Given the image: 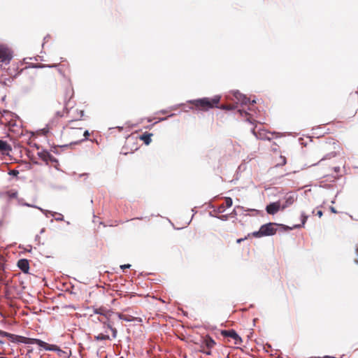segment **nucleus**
Listing matches in <instances>:
<instances>
[{
    "instance_id": "nucleus-1",
    "label": "nucleus",
    "mask_w": 358,
    "mask_h": 358,
    "mask_svg": "<svg viewBox=\"0 0 358 358\" xmlns=\"http://www.w3.org/2000/svg\"><path fill=\"white\" fill-rule=\"evenodd\" d=\"M220 96L216 95L213 98L204 97L189 101V103L193 106L192 108L199 110L207 111L209 109L217 108L222 110H231L234 109V106L231 104L222 105L219 106Z\"/></svg>"
},
{
    "instance_id": "nucleus-2",
    "label": "nucleus",
    "mask_w": 358,
    "mask_h": 358,
    "mask_svg": "<svg viewBox=\"0 0 358 358\" xmlns=\"http://www.w3.org/2000/svg\"><path fill=\"white\" fill-rule=\"evenodd\" d=\"M75 121L71 120L64 128V133L69 137L71 144H78L88 139L90 133L83 131L82 127L74 125Z\"/></svg>"
},
{
    "instance_id": "nucleus-3",
    "label": "nucleus",
    "mask_w": 358,
    "mask_h": 358,
    "mask_svg": "<svg viewBox=\"0 0 358 358\" xmlns=\"http://www.w3.org/2000/svg\"><path fill=\"white\" fill-rule=\"evenodd\" d=\"M276 225L277 224L273 222L263 224L259 231L252 233V236L256 238H260L274 235L277 231Z\"/></svg>"
},
{
    "instance_id": "nucleus-4",
    "label": "nucleus",
    "mask_w": 358,
    "mask_h": 358,
    "mask_svg": "<svg viewBox=\"0 0 358 358\" xmlns=\"http://www.w3.org/2000/svg\"><path fill=\"white\" fill-rule=\"evenodd\" d=\"M115 313L112 310H108L104 315L101 317H98L97 320L106 325L108 329H109L112 331L113 338H116L117 335V329L113 327V322L112 321V316Z\"/></svg>"
},
{
    "instance_id": "nucleus-5",
    "label": "nucleus",
    "mask_w": 358,
    "mask_h": 358,
    "mask_svg": "<svg viewBox=\"0 0 358 358\" xmlns=\"http://www.w3.org/2000/svg\"><path fill=\"white\" fill-rule=\"evenodd\" d=\"M27 344H36L40 348L48 351H60L57 345L49 344L38 338H28Z\"/></svg>"
},
{
    "instance_id": "nucleus-6",
    "label": "nucleus",
    "mask_w": 358,
    "mask_h": 358,
    "mask_svg": "<svg viewBox=\"0 0 358 358\" xmlns=\"http://www.w3.org/2000/svg\"><path fill=\"white\" fill-rule=\"evenodd\" d=\"M13 58L11 50L3 45H0V62H9Z\"/></svg>"
},
{
    "instance_id": "nucleus-7",
    "label": "nucleus",
    "mask_w": 358,
    "mask_h": 358,
    "mask_svg": "<svg viewBox=\"0 0 358 358\" xmlns=\"http://www.w3.org/2000/svg\"><path fill=\"white\" fill-rule=\"evenodd\" d=\"M38 156L42 160L45 162L47 164L50 162L55 166L59 165L58 160L48 151L43 150L41 152H38Z\"/></svg>"
},
{
    "instance_id": "nucleus-8",
    "label": "nucleus",
    "mask_w": 358,
    "mask_h": 358,
    "mask_svg": "<svg viewBox=\"0 0 358 358\" xmlns=\"http://www.w3.org/2000/svg\"><path fill=\"white\" fill-rule=\"evenodd\" d=\"M221 334L224 337H229L234 340V343L236 345L240 344L242 342L241 338L237 334L236 331H234V329L223 330L222 331Z\"/></svg>"
},
{
    "instance_id": "nucleus-9",
    "label": "nucleus",
    "mask_w": 358,
    "mask_h": 358,
    "mask_svg": "<svg viewBox=\"0 0 358 358\" xmlns=\"http://www.w3.org/2000/svg\"><path fill=\"white\" fill-rule=\"evenodd\" d=\"M203 344H204L206 345V347L208 349V350H202V351L205 354L210 355L211 354V352L210 350L215 345V342L211 337L206 336L203 338Z\"/></svg>"
},
{
    "instance_id": "nucleus-10",
    "label": "nucleus",
    "mask_w": 358,
    "mask_h": 358,
    "mask_svg": "<svg viewBox=\"0 0 358 358\" xmlns=\"http://www.w3.org/2000/svg\"><path fill=\"white\" fill-rule=\"evenodd\" d=\"M281 207L280 201L273 202L266 206V210L268 214L275 215L281 209Z\"/></svg>"
},
{
    "instance_id": "nucleus-11",
    "label": "nucleus",
    "mask_w": 358,
    "mask_h": 358,
    "mask_svg": "<svg viewBox=\"0 0 358 358\" xmlns=\"http://www.w3.org/2000/svg\"><path fill=\"white\" fill-rule=\"evenodd\" d=\"M17 266L22 272L27 273L29 269V261L26 259H21L17 262Z\"/></svg>"
},
{
    "instance_id": "nucleus-12",
    "label": "nucleus",
    "mask_w": 358,
    "mask_h": 358,
    "mask_svg": "<svg viewBox=\"0 0 358 358\" xmlns=\"http://www.w3.org/2000/svg\"><path fill=\"white\" fill-rule=\"evenodd\" d=\"M11 150V145L6 141L0 139V152L3 155H8Z\"/></svg>"
},
{
    "instance_id": "nucleus-13",
    "label": "nucleus",
    "mask_w": 358,
    "mask_h": 358,
    "mask_svg": "<svg viewBox=\"0 0 358 358\" xmlns=\"http://www.w3.org/2000/svg\"><path fill=\"white\" fill-rule=\"evenodd\" d=\"M119 319L127 321V322H134L138 321L141 322V319L140 317H135L131 315H124L120 313H115Z\"/></svg>"
},
{
    "instance_id": "nucleus-14",
    "label": "nucleus",
    "mask_w": 358,
    "mask_h": 358,
    "mask_svg": "<svg viewBox=\"0 0 358 358\" xmlns=\"http://www.w3.org/2000/svg\"><path fill=\"white\" fill-rule=\"evenodd\" d=\"M224 200H225V203L224 204H221L217 208V212L219 213H222L224 212L225 208H229V207H231L232 206L233 201H232L231 198H230V197H225Z\"/></svg>"
},
{
    "instance_id": "nucleus-15",
    "label": "nucleus",
    "mask_w": 358,
    "mask_h": 358,
    "mask_svg": "<svg viewBox=\"0 0 358 358\" xmlns=\"http://www.w3.org/2000/svg\"><path fill=\"white\" fill-rule=\"evenodd\" d=\"M235 98L241 103V104L246 105L249 101V99L239 92H235L234 93Z\"/></svg>"
},
{
    "instance_id": "nucleus-16",
    "label": "nucleus",
    "mask_w": 358,
    "mask_h": 358,
    "mask_svg": "<svg viewBox=\"0 0 358 358\" xmlns=\"http://www.w3.org/2000/svg\"><path fill=\"white\" fill-rule=\"evenodd\" d=\"M73 89L71 86V84L69 83L65 90L64 100L69 101L73 97Z\"/></svg>"
},
{
    "instance_id": "nucleus-17",
    "label": "nucleus",
    "mask_w": 358,
    "mask_h": 358,
    "mask_svg": "<svg viewBox=\"0 0 358 358\" xmlns=\"http://www.w3.org/2000/svg\"><path fill=\"white\" fill-rule=\"evenodd\" d=\"M152 134L145 132L141 136H139V138L144 142L145 145H149L151 142V136Z\"/></svg>"
},
{
    "instance_id": "nucleus-18",
    "label": "nucleus",
    "mask_w": 358,
    "mask_h": 358,
    "mask_svg": "<svg viewBox=\"0 0 358 358\" xmlns=\"http://www.w3.org/2000/svg\"><path fill=\"white\" fill-rule=\"evenodd\" d=\"M294 201H295V199H294V196H287L285 198V203L282 204V206L281 207V209L284 210L286 208L290 206L291 205H292L294 203Z\"/></svg>"
},
{
    "instance_id": "nucleus-19",
    "label": "nucleus",
    "mask_w": 358,
    "mask_h": 358,
    "mask_svg": "<svg viewBox=\"0 0 358 358\" xmlns=\"http://www.w3.org/2000/svg\"><path fill=\"white\" fill-rule=\"evenodd\" d=\"M108 310H109L106 309L104 307H99V308H94V313L95 314L99 315V317H101V316L104 315L106 313H108Z\"/></svg>"
},
{
    "instance_id": "nucleus-20",
    "label": "nucleus",
    "mask_w": 358,
    "mask_h": 358,
    "mask_svg": "<svg viewBox=\"0 0 358 358\" xmlns=\"http://www.w3.org/2000/svg\"><path fill=\"white\" fill-rule=\"evenodd\" d=\"M287 163V159L285 156L280 155L276 162V166H284Z\"/></svg>"
},
{
    "instance_id": "nucleus-21",
    "label": "nucleus",
    "mask_w": 358,
    "mask_h": 358,
    "mask_svg": "<svg viewBox=\"0 0 358 358\" xmlns=\"http://www.w3.org/2000/svg\"><path fill=\"white\" fill-rule=\"evenodd\" d=\"M94 339L96 341L108 340V339H110V337H109L108 335H106V334H99L97 336H94Z\"/></svg>"
},
{
    "instance_id": "nucleus-22",
    "label": "nucleus",
    "mask_w": 358,
    "mask_h": 358,
    "mask_svg": "<svg viewBox=\"0 0 358 358\" xmlns=\"http://www.w3.org/2000/svg\"><path fill=\"white\" fill-rule=\"evenodd\" d=\"M252 133H253V134H254V135H255L257 138H261V139H264V138H265L262 136V134L261 132H257V131H255V129H254L252 130ZM266 138H267V139L270 140V138H268V137H266Z\"/></svg>"
},
{
    "instance_id": "nucleus-23",
    "label": "nucleus",
    "mask_w": 358,
    "mask_h": 358,
    "mask_svg": "<svg viewBox=\"0 0 358 358\" xmlns=\"http://www.w3.org/2000/svg\"><path fill=\"white\" fill-rule=\"evenodd\" d=\"M0 336L7 338H12L14 335L0 329Z\"/></svg>"
},
{
    "instance_id": "nucleus-24",
    "label": "nucleus",
    "mask_w": 358,
    "mask_h": 358,
    "mask_svg": "<svg viewBox=\"0 0 358 358\" xmlns=\"http://www.w3.org/2000/svg\"><path fill=\"white\" fill-rule=\"evenodd\" d=\"M18 337V341L24 344H27L28 338L24 336H17Z\"/></svg>"
},
{
    "instance_id": "nucleus-25",
    "label": "nucleus",
    "mask_w": 358,
    "mask_h": 358,
    "mask_svg": "<svg viewBox=\"0 0 358 358\" xmlns=\"http://www.w3.org/2000/svg\"><path fill=\"white\" fill-rule=\"evenodd\" d=\"M4 279V271L2 268L0 267V282H2Z\"/></svg>"
},
{
    "instance_id": "nucleus-26",
    "label": "nucleus",
    "mask_w": 358,
    "mask_h": 358,
    "mask_svg": "<svg viewBox=\"0 0 358 358\" xmlns=\"http://www.w3.org/2000/svg\"><path fill=\"white\" fill-rule=\"evenodd\" d=\"M9 175L17 176L19 174V171L17 170H10L8 173Z\"/></svg>"
},
{
    "instance_id": "nucleus-27",
    "label": "nucleus",
    "mask_w": 358,
    "mask_h": 358,
    "mask_svg": "<svg viewBox=\"0 0 358 358\" xmlns=\"http://www.w3.org/2000/svg\"><path fill=\"white\" fill-rule=\"evenodd\" d=\"M301 218H302V224L303 225L308 219V216L306 215L304 213H302Z\"/></svg>"
},
{
    "instance_id": "nucleus-28",
    "label": "nucleus",
    "mask_w": 358,
    "mask_h": 358,
    "mask_svg": "<svg viewBox=\"0 0 358 358\" xmlns=\"http://www.w3.org/2000/svg\"><path fill=\"white\" fill-rule=\"evenodd\" d=\"M229 217V215H221L220 217H218L219 219H220L221 220H227Z\"/></svg>"
},
{
    "instance_id": "nucleus-29",
    "label": "nucleus",
    "mask_w": 358,
    "mask_h": 358,
    "mask_svg": "<svg viewBox=\"0 0 358 358\" xmlns=\"http://www.w3.org/2000/svg\"><path fill=\"white\" fill-rule=\"evenodd\" d=\"M76 111H77L78 114L79 115L80 117H82L84 116V110H78L76 109Z\"/></svg>"
},
{
    "instance_id": "nucleus-30",
    "label": "nucleus",
    "mask_w": 358,
    "mask_h": 358,
    "mask_svg": "<svg viewBox=\"0 0 358 358\" xmlns=\"http://www.w3.org/2000/svg\"><path fill=\"white\" fill-rule=\"evenodd\" d=\"M333 169H334V171L336 173H339V172H340L341 167H340V166H334V167H333Z\"/></svg>"
},
{
    "instance_id": "nucleus-31",
    "label": "nucleus",
    "mask_w": 358,
    "mask_h": 358,
    "mask_svg": "<svg viewBox=\"0 0 358 358\" xmlns=\"http://www.w3.org/2000/svg\"><path fill=\"white\" fill-rule=\"evenodd\" d=\"M131 267V265L130 264H124V265H122L120 266V268L122 269V270H124L125 268H129Z\"/></svg>"
},
{
    "instance_id": "nucleus-32",
    "label": "nucleus",
    "mask_w": 358,
    "mask_h": 358,
    "mask_svg": "<svg viewBox=\"0 0 358 358\" xmlns=\"http://www.w3.org/2000/svg\"><path fill=\"white\" fill-rule=\"evenodd\" d=\"M319 217H321L323 215V213L322 210H318L316 214Z\"/></svg>"
},
{
    "instance_id": "nucleus-33",
    "label": "nucleus",
    "mask_w": 358,
    "mask_h": 358,
    "mask_svg": "<svg viewBox=\"0 0 358 358\" xmlns=\"http://www.w3.org/2000/svg\"><path fill=\"white\" fill-rule=\"evenodd\" d=\"M327 157H328V158H330V157H335V154L331 153V154H330V155H327Z\"/></svg>"
},
{
    "instance_id": "nucleus-34",
    "label": "nucleus",
    "mask_w": 358,
    "mask_h": 358,
    "mask_svg": "<svg viewBox=\"0 0 358 358\" xmlns=\"http://www.w3.org/2000/svg\"><path fill=\"white\" fill-rule=\"evenodd\" d=\"M57 115L59 117H62V116H63V115H62L61 113H59V112H58V113H57Z\"/></svg>"
},
{
    "instance_id": "nucleus-35",
    "label": "nucleus",
    "mask_w": 358,
    "mask_h": 358,
    "mask_svg": "<svg viewBox=\"0 0 358 358\" xmlns=\"http://www.w3.org/2000/svg\"><path fill=\"white\" fill-rule=\"evenodd\" d=\"M243 240H244V239H243V238L238 239V240H237V243H241V242L242 241H243Z\"/></svg>"
},
{
    "instance_id": "nucleus-36",
    "label": "nucleus",
    "mask_w": 358,
    "mask_h": 358,
    "mask_svg": "<svg viewBox=\"0 0 358 358\" xmlns=\"http://www.w3.org/2000/svg\"><path fill=\"white\" fill-rule=\"evenodd\" d=\"M232 215H236V210L234 209L233 210V212L231 213Z\"/></svg>"
},
{
    "instance_id": "nucleus-37",
    "label": "nucleus",
    "mask_w": 358,
    "mask_h": 358,
    "mask_svg": "<svg viewBox=\"0 0 358 358\" xmlns=\"http://www.w3.org/2000/svg\"><path fill=\"white\" fill-rule=\"evenodd\" d=\"M331 210H332V212L336 213V210H334V208H331Z\"/></svg>"
},
{
    "instance_id": "nucleus-38",
    "label": "nucleus",
    "mask_w": 358,
    "mask_h": 358,
    "mask_svg": "<svg viewBox=\"0 0 358 358\" xmlns=\"http://www.w3.org/2000/svg\"><path fill=\"white\" fill-rule=\"evenodd\" d=\"M356 252H357V253L358 254V247H357V249H356Z\"/></svg>"
},
{
    "instance_id": "nucleus-39",
    "label": "nucleus",
    "mask_w": 358,
    "mask_h": 358,
    "mask_svg": "<svg viewBox=\"0 0 358 358\" xmlns=\"http://www.w3.org/2000/svg\"><path fill=\"white\" fill-rule=\"evenodd\" d=\"M238 112H239L241 114H242V112H241V110H238Z\"/></svg>"
},
{
    "instance_id": "nucleus-40",
    "label": "nucleus",
    "mask_w": 358,
    "mask_h": 358,
    "mask_svg": "<svg viewBox=\"0 0 358 358\" xmlns=\"http://www.w3.org/2000/svg\"><path fill=\"white\" fill-rule=\"evenodd\" d=\"M3 343V342L0 340V344Z\"/></svg>"
},
{
    "instance_id": "nucleus-41",
    "label": "nucleus",
    "mask_w": 358,
    "mask_h": 358,
    "mask_svg": "<svg viewBox=\"0 0 358 358\" xmlns=\"http://www.w3.org/2000/svg\"><path fill=\"white\" fill-rule=\"evenodd\" d=\"M0 358H6V357H0Z\"/></svg>"
}]
</instances>
